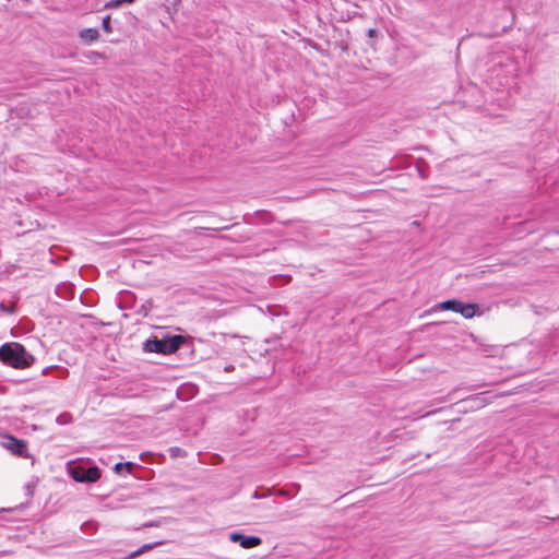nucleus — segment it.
Returning <instances> with one entry per match:
<instances>
[{
  "instance_id": "nucleus-1",
  "label": "nucleus",
  "mask_w": 559,
  "mask_h": 559,
  "mask_svg": "<svg viewBox=\"0 0 559 559\" xmlns=\"http://www.w3.org/2000/svg\"><path fill=\"white\" fill-rule=\"evenodd\" d=\"M0 360L13 368L24 369L34 362V357L20 343H5L0 346Z\"/></svg>"
},
{
  "instance_id": "nucleus-2",
  "label": "nucleus",
  "mask_w": 559,
  "mask_h": 559,
  "mask_svg": "<svg viewBox=\"0 0 559 559\" xmlns=\"http://www.w3.org/2000/svg\"><path fill=\"white\" fill-rule=\"evenodd\" d=\"M186 343L182 335H164L163 337L154 336L144 342L142 349L148 353H157L163 355L173 354Z\"/></svg>"
},
{
  "instance_id": "nucleus-3",
  "label": "nucleus",
  "mask_w": 559,
  "mask_h": 559,
  "mask_svg": "<svg viewBox=\"0 0 559 559\" xmlns=\"http://www.w3.org/2000/svg\"><path fill=\"white\" fill-rule=\"evenodd\" d=\"M440 310H451L461 313L465 319H472L478 313L479 306L477 304H465L457 299H449L438 305Z\"/></svg>"
},
{
  "instance_id": "nucleus-4",
  "label": "nucleus",
  "mask_w": 559,
  "mask_h": 559,
  "mask_svg": "<svg viewBox=\"0 0 559 559\" xmlns=\"http://www.w3.org/2000/svg\"><path fill=\"white\" fill-rule=\"evenodd\" d=\"M100 469L96 466L90 468L75 466L71 469V476L78 483H95L100 478Z\"/></svg>"
},
{
  "instance_id": "nucleus-5",
  "label": "nucleus",
  "mask_w": 559,
  "mask_h": 559,
  "mask_svg": "<svg viewBox=\"0 0 559 559\" xmlns=\"http://www.w3.org/2000/svg\"><path fill=\"white\" fill-rule=\"evenodd\" d=\"M2 447L13 454L22 457H27V447L24 440L16 439L12 436H5L1 442Z\"/></svg>"
},
{
  "instance_id": "nucleus-6",
  "label": "nucleus",
  "mask_w": 559,
  "mask_h": 559,
  "mask_svg": "<svg viewBox=\"0 0 559 559\" xmlns=\"http://www.w3.org/2000/svg\"><path fill=\"white\" fill-rule=\"evenodd\" d=\"M229 539L234 543H239L245 549L254 548L262 543V539L258 536H246L239 532L231 533Z\"/></svg>"
},
{
  "instance_id": "nucleus-7",
  "label": "nucleus",
  "mask_w": 559,
  "mask_h": 559,
  "mask_svg": "<svg viewBox=\"0 0 559 559\" xmlns=\"http://www.w3.org/2000/svg\"><path fill=\"white\" fill-rule=\"evenodd\" d=\"M98 36L99 33L96 28H84L80 32V37L86 43L95 41Z\"/></svg>"
},
{
  "instance_id": "nucleus-8",
  "label": "nucleus",
  "mask_w": 559,
  "mask_h": 559,
  "mask_svg": "<svg viewBox=\"0 0 559 559\" xmlns=\"http://www.w3.org/2000/svg\"><path fill=\"white\" fill-rule=\"evenodd\" d=\"M70 419H71V416L69 414L64 413L57 417V423L60 425H66L70 421Z\"/></svg>"
},
{
  "instance_id": "nucleus-9",
  "label": "nucleus",
  "mask_w": 559,
  "mask_h": 559,
  "mask_svg": "<svg viewBox=\"0 0 559 559\" xmlns=\"http://www.w3.org/2000/svg\"><path fill=\"white\" fill-rule=\"evenodd\" d=\"M163 542H155L148 544H142V552L153 549L156 545H162Z\"/></svg>"
},
{
  "instance_id": "nucleus-10",
  "label": "nucleus",
  "mask_w": 559,
  "mask_h": 559,
  "mask_svg": "<svg viewBox=\"0 0 559 559\" xmlns=\"http://www.w3.org/2000/svg\"><path fill=\"white\" fill-rule=\"evenodd\" d=\"M103 28L106 31V32H110L111 31V26H110V16L109 15H106L104 19H103Z\"/></svg>"
},
{
  "instance_id": "nucleus-11",
  "label": "nucleus",
  "mask_w": 559,
  "mask_h": 559,
  "mask_svg": "<svg viewBox=\"0 0 559 559\" xmlns=\"http://www.w3.org/2000/svg\"><path fill=\"white\" fill-rule=\"evenodd\" d=\"M134 0H111L109 2V7H119V5H122L124 3H131L133 2Z\"/></svg>"
},
{
  "instance_id": "nucleus-12",
  "label": "nucleus",
  "mask_w": 559,
  "mask_h": 559,
  "mask_svg": "<svg viewBox=\"0 0 559 559\" xmlns=\"http://www.w3.org/2000/svg\"><path fill=\"white\" fill-rule=\"evenodd\" d=\"M148 308L150 309L152 308V301L147 300L145 304H142V306H141L142 317H146L148 314V312H147Z\"/></svg>"
},
{
  "instance_id": "nucleus-13",
  "label": "nucleus",
  "mask_w": 559,
  "mask_h": 559,
  "mask_svg": "<svg viewBox=\"0 0 559 559\" xmlns=\"http://www.w3.org/2000/svg\"><path fill=\"white\" fill-rule=\"evenodd\" d=\"M472 402H474L477 406H479V405H484L485 399L480 397V396H476V397L472 399Z\"/></svg>"
},
{
  "instance_id": "nucleus-14",
  "label": "nucleus",
  "mask_w": 559,
  "mask_h": 559,
  "mask_svg": "<svg viewBox=\"0 0 559 559\" xmlns=\"http://www.w3.org/2000/svg\"><path fill=\"white\" fill-rule=\"evenodd\" d=\"M377 35V31L374 28H369L368 32H367V36L372 38V37H376Z\"/></svg>"
},
{
  "instance_id": "nucleus-15",
  "label": "nucleus",
  "mask_w": 559,
  "mask_h": 559,
  "mask_svg": "<svg viewBox=\"0 0 559 559\" xmlns=\"http://www.w3.org/2000/svg\"><path fill=\"white\" fill-rule=\"evenodd\" d=\"M171 451V454L175 456V455H178L179 453L182 452V450L180 448H173L170 449Z\"/></svg>"
},
{
  "instance_id": "nucleus-16",
  "label": "nucleus",
  "mask_w": 559,
  "mask_h": 559,
  "mask_svg": "<svg viewBox=\"0 0 559 559\" xmlns=\"http://www.w3.org/2000/svg\"><path fill=\"white\" fill-rule=\"evenodd\" d=\"M141 456H142V462H145L147 457H151L152 454L148 453V452H142L141 453Z\"/></svg>"
},
{
  "instance_id": "nucleus-17",
  "label": "nucleus",
  "mask_w": 559,
  "mask_h": 559,
  "mask_svg": "<svg viewBox=\"0 0 559 559\" xmlns=\"http://www.w3.org/2000/svg\"><path fill=\"white\" fill-rule=\"evenodd\" d=\"M141 479L144 480L146 479V473H145V469L144 467L142 466V476H141Z\"/></svg>"
},
{
  "instance_id": "nucleus-18",
  "label": "nucleus",
  "mask_w": 559,
  "mask_h": 559,
  "mask_svg": "<svg viewBox=\"0 0 559 559\" xmlns=\"http://www.w3.org/2000/svg\"><path fill=\"white\" fill-rule=\"evenodd\" d=\"M122 466H123L122 463H118V464H116V469L119 471L120 468H122Z\"/></svg>"
},
{
  "instance_id": "nucleus-19",
  "label": "nucleus",
  "mask_w": 559,
  "mask_h": 559,
  "mask_svg": "<svg viewBox=\"0 0 559 559\" xmlns=\"http://www.w3.org/2000/svg\"><path fill=\"white\" fill-rule=\"evenodd\" d=\"M152 525H153L152 523H150V524H148V523H145V524H142V527H150V526H152Z\"/></svg>"
},
{
  "instance_id": "nucleus-20",
  "label": "nucleus",
  "mask_w": 559,
  "mask_h": 559,
  "mask_svg": "<svg viewBox=\"0 0 559 559\" xmlns=\"http://www.w3.org/2000/svg\"><path fill=\"white\" fill-rule=\"evenodd\" d=\"M126 467H127V468H130V467H131V463H127V464H126Z\"/></svg>"
}]
</instances>
